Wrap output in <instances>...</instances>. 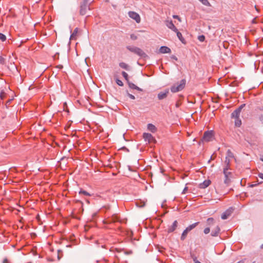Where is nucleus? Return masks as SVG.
I'll list each match as a JSON object with an SVG mask.
<instances>
[{
  "label": "nucleus",
  "instance_id": "obj_15",
  "mask_svg": "<svg viewBox=\"0 0 263 263\" xmlns=\"http://www.w3.org/2000/svg\"><path fill=\"white\" fill-rule=\"evenodd\" d=\"M78 30L79 29H78V28H75V29L74 30L73 33L70 35V40H76L77 35H78Z\"/></svg>",
  "mask_w": 263,
  "mask_h": 263
},
{
  "label": "nucleus",
  "instance_id": "obj_46",
  "mask_svg": "<svg viewBox=\"0 0 263 263\" xmlns=\"http://www.w3.org/2000/svg\"><path fill=\"white\" fill-rule=\"evenodd\" d=\"M173 58H174V59H175L176 60H177V59L176 57H174Z\"/></svg>",
  "mask_w": 263,
  "mask_h": 263
},
{
  "label": "nucleus",
  "instance_id": "obj_6",
  "mask_svg": "<svg viewBox=\"0 0 263 263\" xmlns=\"http://www.w3.org/2000/svg\"><path fill=\"white\" fill-rule=\"evenodd\" d=\"M223 174L225 176V179H224V183L228 185L229 183L230 182V178H231V173L230 172H228V168L226 167L223 170Z\"/></svg>",
  "mask_w": 263,
  "mask_h": 263
},
{
  "label": "nucleus",
  "instance_id": "obj_39",
  "mask_svg": "<svg viewBox=\"0 0 263 263\" xmlns=\"http://www.w3.org/2000/svg\"><path fill=\"white\" fill-rule=\"evenodd\" d=\"M258 177L263 179V173H259Z\"/></svg>",
  "mask_w": 263,
  "mask_h": 263
},
{
  "label": "nucleus",
  "instance_id": "obj_17",
  "mask_svg": "<svg viewBox=\"0 0 263 263\" xmlns=\"http://www.w3.org/2000/svg\"><path fill=\"white\" fill-rule=\"evenodd\" d=\"M87 9V6L86 4H84L81 6L80 13L82 15H85L86 14V10Z\"/></svg>",
  "mask_w": 263,
  "mask_h": 263
},
{
  "label": "nucleus",
  "instance_id": "obj_45",
  "mask_svg": "<svg viewBox=\"0 0 263 263\" xmlns=\"http://www.w3.org/2000/svg\"><path fill=\"white\" fill-rule=\"evenodd\" d=\"M260 248L263 249V243L260 246Z\"/></svg>",
  "mask_w": 263,
  "mask_h": 263
},
{
  "label": "nucleus",
  "instance_id": "obj_48",
  "mask_svg": "<svg viewBox=\"0 0 263 263\" xmlns=\"http://www.w3.org/2000/svg\"><path fill=\"white\" fill-rule=\"evenodd\" d=\"M237 263H240V262H237Z\"/></svg>",
  "mask_w": 263,
  "mask_h": 263
},
{
  "label": "nucleus",
  "instance_id": "obj_35",
  "mask_svg": "<svg viewBox=\"0 0 263 263\" xmlns=\"http://www.w3.org/2000/svg\"><path fill=\"white\" fill-rule=\"evenodd\" d=\"M127 96L132 99H133L134 100L135 99V97L134 96H133V95L132 94H130L129 93H127Z\"/></svg>",
  "mask_w": 263,
  "mask_h": 263
},
{
  "label": "nucleus",
  "instance_id": "obj_21",
  "mask_svg": "<svg viewBox=\"0 0 263 263\" xmlns=\"http://www.w3.org/2000/svg\"><path fill=\"white\" fill-rule=\"evenodd\" d=\"M119 66H120L121 68H123V69H126V70H129V66H128L127 64H126V63H124V62H121V63H120L119 64Z\"/></svg>",
  "mask_w": 263,
  "mask_h": 263
},
{
  "label": "nucleus",
  "instance_id": "obj_32",
  "mask_svg": "<svg viewBox=\"0 0 263 263\" xmlns=\"http://www.w3.org/2000/svg\"><path fill=\"white\" fill-rule=\"evenodd\" d=\"M5 61V58L2 57V56H0V64H4Z\"/></svg>",
  "mask_w": 263,
  "mask_h": 263
},
{
  "label": "nucleus",
  "instance_id": "obj_43",
  "mask_svg": "<svg viewBox=\"0 0 263 263\" xmlns=\"http://www.w3.org/2000/svg\"><path fill=\"white\" fill-rule=\"evenodd\" d=\"M195 263H201L200 262H199V261L197 260H194Z\"/></svg>",
  "mask_w": 263,
  "mask_h": 263
},
{
  "label": "nucleus",
  "instance_id": "obj_36",
  "mask_svg": "<svg viewBox=\"0 0 263 263\" xmlns=\"http://www.w3.org/2000/svg\"><path fill=\"white\" fill-rule=\"evenodd\" d=\"M173 17L174 18H177L179 20V21L181 22V19L178 16V15H174L173 16Z\"/></svg>",
  "mask_w": 263,
  "mask_h": 263
},
{
  "label": "nucleus",
  "instance_id": "obj_9",
  "mask_svg": "<svg viewBox=\"0 0 263 263\" xmlns=\"http://www.w3.org/2000/svg\"><path fill=\"white\" fill-rule=\"evenodd\" d=\"M233 211V209L231 208L227 210L225 212H224L222 215H221V218L222 219H227L232 214V212Z\"/></svg>",
  "mask_w": 263,
  "mask_h": 263
},
{
  "label": "nucleus",
  "instance_id": "obj_28",
  "mask_svg": "<svg viewBox=\"0 0 263 263\" xmlns=\"http://www.w3.org/2000/svg\"><path fill=\"white\" fill-rule=\"evenodd\" d=\"M0 40L4 42L6 40V36L3 33H0Z\"/></svg>",
  "mask_w": 263,
  "mask_h": 263
},
{
  "label": "nucleus",
  "instance_id": "obj_5",
  "mask_svg": "<svg viewBox=\"0 0 263 263\" xmlns=\"http://www.w3.org/2000/svg\"><path fill=\"white\" fill-rule=\"evenodd\" d=\"M128 15L131 18L135 20L137 23H139L140 22L141 17L137 13L134 11H129L128 12Z\"/></svg>",
  "mask_w": 263,
  "mask_h": 263
},
{
  "label": "nucleus",
  "instance_id": "obj_4",
  "mask_svg": "<svg viewBox=\"0 0 263 263\" xmlns=\"http://www.w3.org/2000/svg\"><path fill=\"white\" fill-rule=\"evenodd\" d=\"M214 139V133L212 130L205 132L204 133L202 141L205 142L211 141Z\"/></svg>",
  "mask_w": 263,
  "mask_h": 263
},
{
  "label": "nucleus",
  "instance_id": "obj_20",
  "mask_svg": "<svg viewBox=\"0 0 263 263\" xmlns=\"http://www.w3.org/2000/svg\"><path fill=\"white\" fill-rule=\"evenodd\" d=\"M175 32L176 33L177 36L178 37V39H179V40L181 42L183 43V41L184 40L182 35V34L179 31H178L177 29V31H175Z\"/></svg>",
  "mask_w": 263,
  "mask_h": 263
},
{
  "label": "nucleus",
  "instance_id": "obj_40",
  "mask_svg": "<svg viewBox=\"0 0 263 263\" xmlns=\"http://www.w3.org/2000/svg\"><path fill=\"white\" fill-rule=\"evenodd\" d=\"M244 106H245V104H242V105H240V106L238 108V109H240V112L241 111V110L242 109V108Z\"/></svg>",
  "mask_w": 263,
  "mask_h": 263
},
{
  "label": "nucleus",
  "instance_id": "obj_13",
  "mask_svg": "<svg viewBox=\"0 0 263 263\" xmlns=\"http://www.w3.org/2000/svg\"><path fill=\"white\" fill-rule=\"evenodd\" d=\"M178 222L177 220L174 221L172 225L168 229L167 232L171 233L173 232L177 227Z\"/></svg>",
  "mask_w": 263,
  "mask_h": 263
},
{
  "label": "nucleus",
  "instance_id": "obj_2",
  "mask_svg": "<svg viewBox=\"0 0 263 263\" xmlns=\"http://www.w3.org/2000/svg\"><path fill=\"white\" fill-rule=\"evenodd\" d=\"M186 81L185 79L182 80L179 83H176L172 86L171 90L172 92H177L182 90L185 87Z\"/></svg>",
  "mask_w": 263,
  "mask_h": 263
},
{
  "label": "nucleus",
  "instance_id": "obj_14",
  "mask_svg": "<svg viewBox=\"0 0 263 263\" xmlns=\"http://www.w3.org/2000/svg\"><path fill=\"white\" fill-rule=\"evenodd\" d=\"M240 109H237L234 110L231 114L232 118L235 119L238 118L240 115Z\"/></svg>",
  "mask_w": 263,
  "mask_h": 263
},
{
  "label": "nucleus",
  "instance_id": "obj_23",
  "mask_svg": "<svg viewBox=\"0 0 263 263\" xmlns=\"http://www.w3.org/2000/svg\"><path fill=\"white\" fill-rule=\"evenodd\" d=\"M241 124V120L238 118L235 119V126L237 127H239Z\"/></svg>",
  "mask_w": 263,
  "mask_h": 263
},
{
  "label": "nucleus",
  "instance_id": "obj_31",
  "mask_svg": "<svg viewBox=\"0 0 263 263\" xmlns=\"http://www.w3.org/2000/svg\"><path fill=\"white\" fill-rule=\"evenodd\" d=\"M116 83L118 85H119L120 86H122L123 85V82L119 79L116 80Z\"/></svg>",
  "mask_w": 263,
  "mask_h": 263
},
{
  "label": "nucleus",
  "instance_id": "obj_47",
  "mask_svg": "<svg viewBox=\"0 0 263 263\" xmlns=\"http://www.w3.org/2000/svg\"><path fill=\"white\" fill-rule=\"evenodd\" d=\"M261 160L262 161H263V158H261Z\"/></svg>",
  "mask_w": 263,
  "mask_h": 263
},
{
  "label": "nucleus",
  "instance_id": "obj_34",
  "mask_svg": "<svg viewBox=\"0 0 263 263\" xmlns=\"http://www.w3.org/2000/svg\"><path fill=\"white\" fill-rule=\"evenodd\" d=\"M210 232V229L209 228H206L204 229V233L205 234L209 233Z\"/></svg>",
  "mask_w": 263,
  "mask_h": 263
},
{
  "label": "nucleus",
  "instance_id": "obj_22",
  "mask_svg": "<svg viewBox=\"0 0 263 263\" xmlns=\"http://www.w3.org/2000/svg\"><path fill=\"white\" fill-rule=\"evenodd\" d=\"M199 2H200L203 5L211 7V5L210 3V2L208 1V0H198Z\"/></svg>",
  "mask_w": 263,
  "mask_h": 263
},
{
  "label": "nucleus",
  "instance_id": "obj_1",
  "mask_svg": "<svg viewBox=\"0 0 263 263\" xmlns=\"http://www.w3.org/2000/svg\"><path fill=\"white\" fill-rule=\"evenodd\" d=\"M126 48L130 52L140 56L141 57H146V54L140 48L132 46H127Z\"/></svg>",
  "mask_w": 263,
  "mask_h": 263
},
{
  "label": "nucleus",
  "instance_id": "obj_24",
  "mask_svg": "<svg viewBox=\"0 0 263 263\" xmlns=\"http://www.w3.org/2000/svg\"><path fill=\"white\" fill-rule=\"evenodd\" d=\"M226 157H228V158H230V159L234 157L233 154L230 150H228L227 151V155Z\"/></svg>",
  "mask_w": 263,
  "mask_h": 263
},
{
  "label": "nucleus",
  "instance_id": "obj_27",
  "mask_svg": "<svg viewBox=\"0 0 263 263\" xmlns=\"http://www.w3.org/2000/svg\"><path fill=\"white\" fill-rule=\"evenodd\" d=\"M122 74L123 76V77L125 79V80L127 81V82L129 81H128V74L125 72V71H123L122 72Z\"/></svg>",
  "mask_w": 263,
  "mask_h": 263
},
{
  "label": "nucleus",
  "instance_id": "obj_16",
  "mask_svg": "<svg viewBox=\"0 0 263 263\" xmlns=\"http://www.w3.org/2000/svg\"><path fill=\"white\" fill-rule=\"evenodd\" d=\"M128 84L129 87L132 89H135L138 90L140 91H142L143 90L142 89L139 88V87L137 86L133 83L129 82V81L128 82Z\"/></svg>",
  "mask_w": 263,
  "mask_h": 263
},
{
  "label": "nucleus",
  "instance_id": "obj_8",
  "mask_svg": "<svg viewBox=\"0 0 263 263\" xmlns=\"http://www.w3.org/2000/svg\"><path fill=\"white\" fill-rule=\"evenodd\" d=\"M165 24L166 26L173 30V31H177V28L175 27V26L173 23L172 21L171 20H166L165 22Z\"/></svg>",
  "mask_w": 263,
  "mask_h": 263
},
{
  "label": "nucleus",
  "instance_id": "obj_11",
  "mask_svg": "<svg viewBox=\"0 0 263 263\" xmlns=\"http://www.w3.org/2000/svg\"><path fill=\"white\" fill-rule=\"evenodd\" d=\"M159 52L161 53H170L171 52V50L166 46H161L159 49Z\"/></svg>",
  "mask_w": 263,
  "mask_h": 263
},
{
  "label": "nucleus",
  "instance_id": "obj_3",
  "mask_svg": "<svg viewBox=\"0 0 263 263\" xmlns=\"http://www.w3.org/2000/svg\"><path fill=\"white\" fill-rule=\"evenodd\" d=\"M198 222H195L192 224L190 225L189 227H187L185 229V230H184V231L183 232V233L181 235V239L182 240H184L186 238L187 233L190 231H191L192 229L195 228L198 225Z\"/></svg>",
  "mask_w": 263,
  "mask_h": 263
},
{
  "label": "nucleus",
  "instance_id": "obj_37",
  "mask_svg": "<svg viewBox=\"0 0 263 263\" xmlns=\"http://www.w3.org/2000/svg\"><path fill=\"white\" fill-rule=\"evenodd\" d=\"M117 220V217L116 215L112 216V221L115 222Z\"/></svg>",
  "mask_w": 263,
  "mask_h": 263
},
{
  "label": "nucleus",
  "instance_id": "obj_42",
  "mask_svg": "<svg viewBox=\"0 0 263 263\" xmlns=\"http://www.w3.org/2000/svg\"><path fill=\"white\" fill-rule=\"evenodd\" d=\"M3 263H8V260L7 259L5 258L4 259Z\"/></svg>",
  "mask_w": 263,
  "mask_h": 263
},
{
  "label": "nucleus",
  "instance_id": "obj_44",
  "mask_svg": "<svg viewBox=\"0 0 263 263\" xmlns=\"http://www.w3.org/2000/svg\"><path fill=\"white\" fill-rule=\"evenodd\" d=\"M58 67L59 68H63V66L62 65H59L58 66Z\"/></svg>",
  "mask_w": 263,
  "mask_h": 263
},
{
  "label": "nucleus",
  "instance_id": "obj_7",
  "mask_svg": "<svg viewBox=\"0 0 263 263\" xmlns=\"http://www.w3.org/2000/svg\"><path fill=\"white\" fill-rule=\"evenodd\" d=\"M143 137L144 140L147 141L148 143L156 142V140L151 134L144 133Z\"/></svg>",
  "mask_w": 263,
  "mask_h": 263
},
{
  "label": "nucleus",
  "instance_id": "obj_29",
  "mask_svg": "<svg viewBox=\"0 0 263 263\" xmlns=\"http://www.w3.org/2000/svg\"><path fill=\"white\" fill-rule=\"evenodd\" d=\"M130 39L134 41L138 39V36L136 34L133 33L130 34Z\"/></svg>",
  "mask_w": 263,
  "mask_h": 263
},
{
  "label": "nucleus",
  "instance_id": "obj_10",
  "mask_svg": "<svg viewBox=\"0 0 263 263\" xmlns=\"http://www.w3.org/2000/svg\"><path fill=\"white\" fill-rule=\"evenodd\" d=\"M168 90H165L164 91L160 92L158 95V98L159 100H162L165 98L168 94Z\"/></svg>",
  "mask_w": 263,
  "mask_h": 263
},
{
  "label": "nucleus",
  "instance_id": "obj_30",
  "mask_svg": "<svg viewBox=\"0 0 263 263\" xmlns=\"http://www.w3.org/2000/svg\"><path fill=\"white\" fill-rule=\"evenodd\" d=\"M198 40L200 42H203L205 40V36L203 35H199L198 36Z\"/></svg>",
  "mask_w": 263,
  "mask_h": 263
},
{
  "label": "nucleus",
  "instance_id": "obj_33",
  "mask_svg": "<svg viewBox=\"0 0 263 263\" xmlns=\"http://www.w3.org/2000/svg\"><path fill=\"white\" fill-rule=\"evenodd\" d=\"M230 162V159L228 157L226 158L225 163L227 164V165L228 166ZM228 166H227V167Z\"/></svg>",
  "mask_w": 263,
  "mask_h": 263
},
{
  "label": "nucleus",
  "instance_id": "obj_38",
  "mask_svg": "<svg viewBox=\"0 0 263 263\" xmlns=\"http://www.w3.org/2000/svg\"><path fill=\"white\" fill-rule=\"evenodd\" d=\"M187 190H188L187 187H186V186L185 187L182 191V194H185L186 191H187Z\"/></svg>",
  "mask_w": 263,
  "mask_h": 263
},
{
  "label": "nucleus",
  "instance_id": "obj_41",
  "mask_svg": "<svg viewBox=\"0 0 263 263\" xmlns=\"http://www.w3.org/2000/svg\"><path fill=\"white\" fill-rule=\"evenodd\" d=\"M1 97L2 99H4V92H1Z\"/></svg>",
  "mask_w": 263,
  "mask_h": 263
},
{
  "label": "nucleus",
  "instance_id": "obj_12",
  "mask_svg": "<svg viewBox=\"0 0 263 263\" xmlns=\"http://www.w3.org/2000/svg\"><path fill=\"white\" fill-rule=\"evenodd\" d=\"M211 182L210 180H206L199 184V187L201 189H205L211 184Z\"/></svg>",
  "mask_w": 263,
  "mask_h": 263
},
{
  "label": "nucleus",
  "instance_id": "obj_25",
  "mask_svg": "<svg viewBox=\"0 0 263 263\" xmlns=\"http://www.w3.org/2000/svg\"><path fill=\"white\" fill-rule=\"evenodd\" d=\"M214 222V219L213 218H209L207 219V223L208 225H211L213 224Z\"/></svg>",
  "mask_w": 263,
  "mask_h": 263
},
{
  "label": "nucleus",
  "instance_id": "obj_26",
  "mask_svg": "<svg viewBox=\"0 0 263 263\" xmlns=\"http://www.w3.org/2000/svg\"><path fill=\"white\" fill-rule=\"evenodd\" d=\"M79 194H83L85 196H90V194L89 193H88L87 192H86L85 191H83V190H81L79 192Z\"/></svg>",
  "mask_w": 263,
  "mask_h": 263
},
{
  "label": "nucleus",
  "instance_id": "obj_19",
  "mask_svg": "<svg viewBox=\"0 0 263 263\" xmlns=\"http://www.w3.org/2000/svg\"><path fill=\"white\" fill-rule=\"evenodd\" d=\"M220 232V228L218 226H217L215 229L212 231L211 235L213 236H217Z\"/></svg>",
  "mask_w": 263,
  "mask_h": 263
},
{
  "label": "nucleus",
  "instance_id": "obj_18",
  "mask_svg": "<svg viewBox=\"0 0 263 263\" xmlns=\"http://www.w3.org/2000/svg\"><path fill=\"white\" fill-rule=\"evenodd\" d=\"M147 128L149 130H150L152 133H155L157 130V128L155 127V126L152 124H148L147 125Z\"/></svg>",
  "mask_w": 263,
  "mask_h": 263
}]
</instances>
